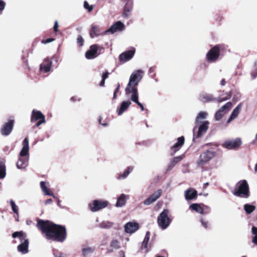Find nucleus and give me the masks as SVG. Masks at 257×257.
<instances>
[{"instance_id": "nucleus-23", "label": "nucleus", "mask_w": 257, "mask_h": 257, "mask_svg": "<svg viewBox=\"0 0 257 257\" xmlns=\"http://www.w3.org/2000/svg\"><path fill=\"white\" fill-rule=\"evenodd\" d=\"M132 104L130 100L123 101L121 103L120 107L117 109V112L118 115H121Z\"/></svg>"}, {"instance_id": "nucleus-49", "label": "nucleus", "mask_w": 257, "mask_h": 257, "mask_svg": "<svg viewBox=\"0 0 257 257\" xmlns=\"http://www.w3.org/2000/svg\"><path fill=\"white\" fill-rule=\"evenodd\" d=\"M39 121L36 123V126H39L42 123H44L45 122V118H41V119L38 120Z\"/></svg>"}, {"instance_id": "nucleus-1", "label": "nucleus", "mask_w": 257, "mask_h": 257, "mask_svg": "<svg viewBox=\"0 0 257 257\" xmlns=\"http://www.w3.org/2000/svg\"><path fill=\"white\" fill-rule=\"evenodd\" d=\"M37 227L48 239L62 242L66 237L64 226L55 224L49 221L39 219Z\"/></svg>"}, {"instance_id": "nucleus-63", "label": "nucleus", "mask_w": 257, "mask_h": 257, "mask_svg": "<svg viewBox=\"0 0 257 257\" xmlns=\"http://www.w3.org/2000/svg\"><path fill=\"white\" fill-rule=\"evenodd\" d=\"M256 75H252V77H253V78H255L256 77Z\"/></svg>"}, {"instance_id": "nucleus-64", "label": "nucleus", "mask_w": 257, "mask_h": 257, "mask_svg": "<svg viewBox=\"0 0 257 257\" xmlns=\"http://www.w3.org/2000/svg\"><path fill=\"white\" fill-rule=\"evenodd\" d=\"M157 257H164V256H161V255H158Z\"/></svg>"}, {"instance_id": "nucleus-54", "label": "nucleus", "mask_w": 257, "mask_h": 257, "mask_svg": "<svg viewBox=\"0 0 257 257\" xmlns=\"http://www.w3.org/2000/svg\"><path fill=\"white\" fill-rule=\"evenodd\" d=\"M104 83H105V79H102V80L100 83V86H104Z\"/></svg>"}, {"instance_id": "nucleus-51", "label": "nucleus", "mask_w": 257, "mask_h": 257, "mask_svg": "<svg viewBox=\"0 0 257 257\" xmlns=\"http://www.w3.org/2000/svg\"><path fill=\"white\" fill-rule=\"evenodd\" d=\"M108 73L107 72L104 73L102 76V79L105 80L108 77Z\"/></svg>"}, {"instance_id": "nucleus-46", "label": "nucleus", "mask_w": 257, "mask_h": 257, "mask_svg": "<svg viewBox=\"0 0 257 257\" xmlns=\"http://www.w3.org/2000/svg\"><path fill=\"white\" fill-rule=\"evenodd\" d=\"M200 221L202 225L205 228H206L208 227V222L207 221L204 220L202 218L200 219Z\"/></svg>"}, {"instance_id": "nucleus-56", "label": "nucleus", "mask_w": 257, "mask_h": 257, "mask_svg": "<svg viewBox=\"0 0 257 257\" xmlns=\"http://www.w3.org/2000/svg\"><path fill=\"white\" fill-rule=\"evenodd\" d=\"M220 84H221L222 86H224V85H225V80H224V79H222V80L221 81Z\"/></svg>"}, {"instance_id": "nucleus-59", "label": "nucleus", "mask_w": 257, "mask_h": 257, "mask_svg": "<svg viewBox=\"0 0 257 257\" xmlns=\"http://www.w3.org/2000/svg\"><path fill=\"white\" fill-rule=\"evenodd\" d=\"M209 183H206L204 184V187H206L207 185H208Z\"/></svg>"}, {"instance_id": "nucleus-4", "label": "nucleus", "mask_w": 257, "mask_h": 257, "mask_svg": "<svg viewBox=\"0 0 257 257\" xmlns=\"http://www.w3.org/2000/svg\"><path fill=\"white\" fill-rule=\"evenodd\" d=\"M232 194L237 197L247 198L250 195L249 186L245 180L238 181L235 185V188Z\"/></svg>"}, {"instance_id": "nucleus-28", "label": "nucleus", "mask_w": 257, "mask_h": 257, "mask_svg": "<svg viewBox=\"0 0 257 257\" xmlns=\"http://www.w3.org/2000/svg\"><path fill=\"white\" fill-rule=\"evenodd\" d=\"M134 167L132 166L128 167L123 173H120L118 175L116 179L117 180H122L126 178L129 174L133 171Z\"/></svg>"}, {"instance_id": "nucleus-19", "label": "nucleus", "mask_w": 257, "mask_h": 257, "mask_svg": "<svg viewBox=\"0 0 257 257\" xmlns=\"http://www.w3.org/2000/svg\"><path fill=\"white\" fill-rule=\"evenodd\" d=\"M14 120L10 119L4 124L1 129V134L4 136H8L12 132L13 128Z\"/></svg>"}, {"instance_id": "nucleus-7", "label": "nucleus", "mask_w": 257, "mask_h": 257, "mask_svg": "<svg viewBox=\"0 0 257 257\" xmlns=\"http://www.w3.org/2000/svg\"><path fill=\"white\" fill-rule=\"evenodd\" d=\"M130 240L128 237H119V238H114L110 242V247L118 249L121 247L126 248V244Z\"/></svg>"}, {"instance_id": "nucleus-16", "label": "nucleus", "mask_w": 257, "mask_h": 257, "mask_svg": "<svg viewBox=\"0 0 257 257\" xmlns=\"http://www.w3.org/2000/svg\"><path fill=\"white\" fill-rule=\"evenodd\" d=\"M125 28V26L123 23L120 21H117L113 24L109 29L106 30L104 33H110L114 34L118 31H122Z\"/></svg>"}, {"instance_id": "nucleus-15", "label": "nucleus", "mask_w": 257, "mask_h": 257, "mask_svg": "<svg viewBox=\"0 0 257 257\" xmlns=\"http://www.w3.org/2000/svg\"><path fill=\"white\" fill-rule=\"evenodd\" d=\"M125 5L122 14V17L124 18H128L131 15L133 8V0L125 1Z\"/></svg>"}, {"instance_id": "nucleus-37", "label": "nucleus", "mask_w": 257, "mask_h": 257, "mask_svg": "<svg viewBox=\"0 0 257 257\" xmlns=\"http://www.w3.org/2000/svg\"><path fill=\"white\" fill-rule=\"evenodd\" d=\"M113 223L108 221H104L99 224V227L102 228L108 229L111 227Z\"/></svg>"}, {"instance_id": "nucleus-36", "label": "nucleus", "mask_w": 257, "mask_h": 257, "mask_svg": "<svg viewBox=\"0 0 257 257\" xmlns=\"http://www.w3.org/2000/svg\"><path fill=\"white\" fill-rule=\"evenodd\" d=\"M6 166L4 162L0 161V179H4L6 175Z\"/></svg>"}, {"instance_id": "nucleus-55", "label": "nucleus", "mask_w": 257, "mask_h": 257, "mask_svg": "<svg viewBox=\"0 0 257 257\" xmlns=\"http://www.w3.org/2000/svg\"><path fill=\"white\" fill-rule=\"evenodd\" d=\"M47 196H52L53 198H55V199H57V198L56 197V196L54 194V193H53L52 192H50V194L49 195H48Z\"/></svg>"}, {"instance_id": "nucleus-12", "label": "nucleus", "mask_w": 257, "mask_h": 257, "mask_svg": "<svg viewBox=\"0 0 257 257\" xmlns=\"http://www.w3.org/2000/svg\"><path fill=\"white\" fill-rule=\"evenodd\" d=\"M215 153L211 151H207L200 156L197 161V164L199 165H203L208 162L214 156Z\"/></svg>"}, {"instance_id": "nucleus-6", "label": "nucleus", "mask_w": 257, "mask_h": 257, "mask_svg": "<svg viewBox=\"0 0 257 257\" xmlns=\"http://www.w3.org/2000/svg\"><path fill=\"white\" fill-rule=\"evenodd\" d=\"M169 210L164 209L157 218V223L160 228L162 230L167 229L170 225L172 219L169 217Z\"/></svg>"}, {"instance_id": "nucleus-31", "label": "nucleus", "mask_w": 257, "mask_h": 257, "mask_svg": "<svg viewBox=\"0 0 257 257\" xmlns=\"http://www.w3.org/2000/svg\"><path fill=\"white\" fill-rule=\"evenodd\" d=\"M40 187L44 195H48L51 192L48 188L49 183L47 182L41 181L40 183Z\"/></svg>"}, {"instance_id": "nucleus-50", "label": "nucleus", "mask_w": 257, "mask_h": 257, "mask_svg": "<svg viewBox=\"0 0 257 257\" xmlns=\"http://www.w3.org/2000/svg\"><path fill=\"white\" fill-rule=\"evenodd\" d=\"M58 23L57 21H55L54 26V30L55 32L58 31Z\"/></svg>"}, {"instance_id": "nucleus-21", "label": "nucleus", "mask_w": 257, "mask_h": 257, "mask_svg": "<svg viewBox=\"0 0 257 257\" xmlns=\"http://www.w3.org/2000/svg\"><path fill=\"white\" fill-rule=\"evenodd\" d=\"M52 61L47 58L44 59L43 62L40 66V69L41 71H43L45 73L48 72L51 70V67L52 65Z\"/></svg>"}, {"instance_id": "nucleus-9", "label": "nucleus", "mask_w": 257, "mask_h": 257, "mask_svg": "<svg viewBox=\"0 0 257 257\" xmlns=\"http://www.w3.org/2000/svg\"><path fill=\"white\" fill-rule=\"evenodd\" d=\"M108 205L107 201L95 200L89 204V207L92 212H96L106 207Z\"/></svg>"}, {"instance_id": "nucleus-35", "label": "nucleus", "mask_w": 257, "mask_h": 257, "mask_svg": "<svg viewBox=\"0 0 257 257\" xmlns=\"http://www.w3.org/2000/svg\"><path fill=\"white\" fill-rule=\"evenodd\" d=\"M207 115L208 113L206 112H200L196 116L195 120V124L197 125L200 122V120L205 119L207 117Z\"/></svg>"}, {"instance_id": "nucleus-10", "label": "nucleus", "mask_w": 257, "mask_h": 257, "mask_svg": "<svg viewBox=\"0 0 257 257\" xmlns=\"http://www.w3.org/2000/svg\"><path fill=\"white\" fill-rule=\"evenodd\" d=\"M242 141L240 138L225 141L222 144V146L228 150H233L238 148L241 145Z\"/></svg>"}, {"instance_id": "nucleus-44", "label": "nucleus", "mask_w": 257, "mask_h": 257, "mask_svg": "<svg viewBox=\"0 0 257 257\" xmlns=\"http://www.w3.org/2000/svg\"><path fill=\"white\" fill-rule=\"evenodd\" d=\"M77 42L80 46H82L83 44V40L81 36H79L77 39Z\"/></svg>"}, {"instance_id": "nucleus-57", "label": "nucleus", "mask_w": 257, "mask_h": 257, "mask_svg": "<svg viewBox=\"0 0 257 257\" xmlns=\"http://www.w3.org/2000/svg\"><path fill=\"white\" fill-rule=\"evenodd\" d=\"M119 87H120V85L118 84L117 88H116V89L114 91L117 92L119 89Z\"/></svg>"}, {"instance_id": "nucleus-24", "label": "nucleus", "mask_w": 257, "mask_h": 257, "mask_svg": "<svg viewBox=\"0 0 257 257\" xmlns=\"http://www.w3.org/2000/svg\"><path fill=\"white\" fill-rule=\"evenodd\" d=\"M197 196V191L192 188H189L185 191V197L187 200H192Z\"/></svg>"}, {"instance_id": "nucleus-42", "label": "nucleus", "mask_w": 257, "mask_h": 257, "mask_svg": "<svg viewBox=\"0 0 257 257\" xmlns=\"http://www.w3.org/2000/svg\"><path fill=\"white\" fill-rule=\"evenodd\" d=\"M83 6L84 8L87 9L89 12H91L93 9V6H90L87 1H84Z\"/></svg>"}, {"instance_id": "nucleus-48", "label": "nucleus", "mask_w": 257, "mask_h": 257, "mask_svg": "<svg viewBox=\"0 0 257 257\" xmlns=\"http://www.w3.org/2000/svg\"><path fill=\"white\" fill-rule=\"evenodd\" d=\"M5 6H6L5 3L4 1L0 0V11L1 12H2L5 9Z\"/></svg>"}, {"instance_id": "nucleus-30", "label": "nucleus", "mask_w": 257, "mask_h": 257, "mask_svg": "<svg viewBox=\"0 0 257 257\" xmlns=\"http://www.w3.org/2000/svg\"><path fill=\"white\" fill-rule=\"evenodd\" d=\"M241 104H239L232 111L230 116V117L229 118V119H228L227 122V123H229L231 121H232L233 119H235V118L237 117V116H238L240 111V109H241Z\"/></svg>"}, {"instance_id": "nucleus-14", "label": "nucleus", "mask_w": 257, "mask_h": 257, "mask_svg": "<svg viewBox=\"0 0 257 257\" xmlns=\"http://www.w3.org/2000/svg\"><path fill=\"white\" fill-rule=\"evenodd\" d=\"M162 190L161 189H159L154 192L144 201V205H150L153 203L155 202L158 198L161 197L162 194Z\"/></svg>"}, {"instance_id": "nucleus-47", "label": "nucleus", "mask_w": 257, "mask_h": 257, "mask_svg": "<svg viewBox=\"0 0 257 257\" xmlns=\"http://www.w3.org/2000/svg\"><path fill=\"white\" fill-rule=\"evenodd\" d=\"M54 255L55 257H66L65 254L61 252H54Z\"/></svg>"}, {"instance_id": "nucleus-62", "label": "nucleus", "mask_w": 257, "mask_h": 257, "mask_svg": "<svg viewBox=\"0 0 257 257\" xmlns=\"http://www.w3.org/2000/svg\"><path fill=\"white\" fill-rule=\"evenodd\" d=\"M18 216H19V215H17V218H16V221H17L19 220Z\"/></svg>"}, {"instance_id": "nucleus-27", "label": "nucleus", "mask_w": 257, "mask_h": 257, "mask_svg": "<svg viewBox=\"0 0 257 257\" xmlns=\"http://www.w3.org/2000/svg\"><path fill=\"white\" fill-rule=\"evenodd\" d=\"M45 118V115L39 110L34 109L32 112L31 121Z\"/></svg>"}, {"instance_id": "nucleus-22", "label": "nucleus", "mask_w": 257, "mask_h": 257, "mask_svg": "<svg viewBox=\"0 0 257 257\" xmlns=\"http://www.w3.org/2000/svg\"><path fill=\"white\" fill-rule=\"evenodd\" d=\"M130 198L129 195L124 194H121L117 198V201L115 204V207H121L125 205L126 201Z\"/></svg>"}, {"instance_id": "nucleus-20", "label": "nucleus", "mask_w": 257, "mask_h": 257, "mask_svg": "<svg viewBox=\"0 0 257 257\" xmlns=\"http://www.w3.org/2000/svg\"><path fill=\"white\" fill-rule=\"evenodd\" d=\"M98 47L96 45H93L90 47L89 49L85 53V57L87 59H92L97 56Z\"/></svg>"}, {"instance_id": "nucleus-60", "label": "nucleus", "mask_w": 257, "mask_h": 257, "mask_svg": "<svg viewBox=\"0 0 257 257\" xmlns=\"http://www.w3.org/2000/svg\"><path fill=\"white\" fill-rule=\"evenodd\" d=\"M255 171L256 172H257V163H256V164L255 165Z\"/></svg>"}, {"instance_id": "nucleus-39", "label": "nucleus", "mask_w": 257, "mask_h": 257, "mask_svg": "<svg viewBox=\"0 0 257 257\" xmlns=\"http://www.w3.org/2000/svg\"><path fill=\"white\" fill-rule=\"evenodd\" d=\"M252 232L254 235L252 239V242L255 245H257V227H252Z\"/></svg>"}, {"instance_id": "nucleus-26", "label": "nucleus", "mask_w": 257, "mask_h": 257, "mask_svg": "<svg viewBox=\"0 0 257 257\" xmlns=\"http://www.w3.org/2000/svg\"><path fill=\"white\" fill-rule=\"evenodd\" d=\"M184 143V138L183 137H181L178 138L177 142L172 147V150L174 151L173 155L177 151H178L180 148L183 146Z\"/></svg>"}, {"instance_id": "nucleus-29", "label": "nucleus", "mask_w": 257, "mask_h": 257, "mask_svg": "<svg viewBox=\"0 0 257 257\" xmlns=\"http://www.w3.org/2000/svg\"><path fill=\"white\" fill-rule=\"evenodd\" d=\"M184 158V155L174 158L171 161V162L168 166L167 171H170L175 166V165L177 163L180 162Z\"/></svg>"}, {"instance_id": "nucleus-2", "label": "nucleus", "mask_w": 257, "mask_h": 257, "mask_svg": "<svg viewBox=\"0 0 257 257\" xmlns=\"http://www.w3.org/2000/svg\"><path fill=\"white\" fill-rule=\"evenodd\" d=\"M144 71L138 69L133 72L131 75L128 83L125 88V94L130 99L137 104L142 111L144 110L143 105L139 101V92L138 86L143 77Z\"/></svg>"}, {"instance_id": "nucleus-8", "label": "nucleus", "mask_w": 257, "mask_h": 257, "mask_svg": "<svg viewBox=\"0 0 257 257\" xmlns=\"http://www.w3.org/2000/svg\"><path fill=\"white\" fill-rule=\"evenodd\" d=\"M220 55V48L218 46L212 47L206 54V60L209 63L216 62Z\"/></svg>"}, {"instance_id": "nucleus-11", "label": "nucleus", "mask_w": 257, "mask_h": 257, "mask_svg": "<svg viewBox=\"0 0 257 257\" xmlns=\"http://www.w3.org/2000/svg\"><path fill=\"white\" fill-rule=\"evenodd\" d=\"M209 122L207 120L200 121V125L198 127V130L197 134H195V130L197 127L196 124L195 126L193 128V139L194 138H198L201 137L204 134H205L207 130L208 129Z\"/></svg>"}, {"instance_id": "nucleus-41", "label": "nucleus", "mask_w": 257, "mask_h": 257, "mask_svg": "<svg viewBox=\"0 0 257 257\" xmlns=\"http://www.w3.org/2000/svg\"><path fill=\"white\" fill-rule=\"evenodd\" d=\"M231 97V95L229 93H226V96L224 97H219L217 98V101L219 102H222L229 99Z\"/></svg>"}, {"instance_id": "nucleus-3", "label": "nucleus", "mask_w": 257, "mask_h": 257, "mask_svg": "<svg viewBox=\"0 0 257 257\" xmlns=\"http://www.w3.org/2000/svg\"><path fill=\"white\" fill-rule=\"evenodd\" d=\"M29 140L27 138H26L23 142V148L20 153L19 158L17 163L18 169H23L27 167L29 161Z\"/></svg>"}, {"instance_id": "nucleus-61", "label": "nucleus", "mask_w": 257, "mask_h": 257, "mask_svg": "<svg viewBox=\"0 0 257 257\" xmlns=\"http://www.w3.org/2000/svg\"><path fill=\"white\" fill-rule=\"evenodd\" d=\"M60 201L58 199V200L57 205H58V206H60Z\"/></svg>"}, {"instance_id": "nucleus-25", "label": "nucleus", "mask_w": 257, "mask_h": 257, "mask_svg": "<svg viewBox=\"0 0 257 257\" xmlns=\"http://www.w3.org/2000/svg\"><path fill=\"white\" fill-rule=\"evenodd\" d=\"M199 99L203 102H207L215 100V98L211 94L202 93L199 95Z\"/></svg>"}, {"instance_id": "nucleus-17", "label": "nucleus", "mask_w": 257, "mask_h": 257, "mask_svg": "<svg viewBox=\"0 0 257 257\" xmlns=\"http://www.w3.org/2000/svg\"><path fill=\"white\" fill-rule=\"evenodd\" d=\"M135 53V49L133 48L130 50L122 53L119 56V60L123 63L128 61L133 58Z\"/></svg>"}, {"instance_id": "nucleus-40", "label": "nucleus", "mask_w": 257, "mask_h": 257, "mask_svg": "<svg viewBox=\"0 0 257 257\" xmlns=\"http://www.w3.org/2000/svg\"><path fill=\"white\" fill-rule=\"evenodd\" d=\"M10 204L12 207V209L13 212L17 214V215H19V209L18 206L15 204V202L13 200H10Z\"/></svg>"}, {"instance_id": "nucleus-18", "label": "nucleus", "mask_w": 257, "mask_h": 257, "mask_svg": "<svg viewBox=\"0 0 257 257\" xmlns=\"http://www.w3.org/2000/svg\"><path fill=\"white\" fill-rule=\"evenodd\" d=\"M124 228L126 233L132 234L139 229V225L137 222H128L125 224Z\"/></svg>"}, {"instance_id": "nucleus-34", "label": "nucleus", "mask_w": 257, "mask_h": 257, "mask_svg": "<svg viewBox=\"0 0 257 257\" xmlns=\"http://www.w3.org/2000/svg\"><path fill=\"white\" fill-rule=\"evenodd\" d=\"M95 250L94 247H86L82 248V254L84 257H88Z\"/></svg>"}, {"instance_id": "nucleus-45", "label": "nucleus", "mask_w": 257, "mask_h": 257, "mask_svg": "<svg viewBox=\"0 0 257 257\" xmlns=\"http://www.w3.org/2000/svg\"><path fill=\"white\" fill-rule=\"evenodd\" d=\"M150 239V232L148 231L146 233L143 242L148 243Z\"/></svg>"}, {"instance_id": "nucleus-5", "label": "nucleus", "mask_w": 257, "mask_h": 257, "mask_svg": "<svg viewBox=\"0 0 257 257\" xmlns=\"http://www.w3.org/2000/svg\"><path fill=\"white\" fill-rule=\"evenodd\" d=\"M13 238H18L20 244L18 246L17 249L19 252L26 254L29 251V240L24 235L23 231H16L12 234Z\"/></svg>"}, {"instance_id": "nucleus-53", "label": "nucleus", "mask_w": 257, "mask_h": 257, "mask_svg": "<svg viewBox=\"0 0 257 257\" xmlns=\"http://www.w3.org/2000/svg\"><path fill=\"white\" fill-rule=\"evenodd\" d=\"M148 243H146V242H143V244H142V248H146L147 247V246H148Z\"/></svg>"}, {"instance_id": "nucleus-13", "label": "nucleus", "mask_w": 257, "mask_h": 257, "mask_svg": "<svg viewBox=\"0 0 257 257\" xmlns=\"http://www.w3.org/2000/svg\"><path fill=\"white\" fill-rule=\"evenodd\" d=\"M232 106V104L231 102H227L221 107L217 110L215 114V120H220L223 115L230 110Z\"/></svg>"}, {"instance_id": "nucleus-58", "label": "nucleus", "mask_w": 257, "mask_h": 257, "mask_svg": "<svg viewBox=\"0 0 257 257\" xmlns=\"http://www.w3.org/2000/svg\"><path fill=\"white\" fill-rule=\"evenodd\" d=\"M117 93V92H115V91L114 92V93H113V99H115V98H116V93Z\"/></svg>"}, {"instance_id": "nucleus-32", "label": "nucleus", "mask_w": 257, "mask_h": 257, "mask_svg": "<svg viewBox=\"0 0 257 257\" xmlns=\"http://www.w3.org/2000/svg\"><path fill=\"white\" fill-rule=\"evenodd\" d=\"M100 35V31L99 30V26L97 25H92L91 27L90 31V36L91 38L98 36Z\"/></svg>"}, {"instance_id": "nucleus-38", "label": "nucleus", "mask_w": 257, "mask_h": 257, "mask_svg": "<svg viewBox=\"0 0 257 257\" xmlns=\"http://www.w3.org/2000/svg\"><path fill=\"white\" fill-rule=\"evenodd\" d=\"M255 206L251 205L249 204H245L244 205V209L247 214H250L252 212L255 210Z\"/></svg>"}, {"instance_id": "nucleus-33", "label": "nucleus", "mask_w": 257, "mask_h": 257, "mask_svg": "<svg viewBox=\"0 0 257 257\" xmlns=\"http://www.w3.org/2000/svg\"><path fill=\"white\" fill-rule=\"evenodd\" d=\"M189 208L192 210L195 211L200 214L203 213V209L201 205L197 203H193L190 205Z\"/></svg>"}, {"instance_id": "nucleus-52", "label": "nucleus", "mask_w": 257, "mask_h": 257, "mask_svg": "<svg viewBox=\"0 0 257 257\" xmlns=\"http://www.w3.org/2000/svg\"><path fill=\"white\" fill-rule=\"evenodd\" d=\"M52 202H53L52 200L51 199H49L45 201V204L46 205H47L48 204H52Z\"/></svg>"}, {"instance_id": "nucleus-43", "label": "nucleus", "mask_w": 257, "mask_h": 257, "mask_svg": "<svg viewBox=\"0 0 257 257\" xmlns=\"http://www.w3.org/2000/svg\"><path fill=\"white\" fill-rule=\"evenodd\" d=\"M55 40L54 38H48L46 40H43L42 41V43L46 44L51 42H53Z\"/></svg>"}]
</instances>
